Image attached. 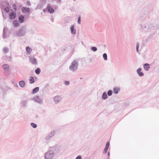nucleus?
<instances>
[{
	"label": "nucleus",
	"instance_id": "obj_1",
	"mask_svg": "<svg viewBox=\"0 0 159 159\" xmlns=\"http://www.w3.org/2000/svg\"><path fill=\"white\" fill-rule=\"evenodd\" d=\"M139 29L140 31L143 34L152 32L148 37L149 38H151L156 35L157 31L159 29V24L152 23L148 21L140 20Z\"/></svg>",
	"mask_w": 159,
	"mask_h": 159
},
{
	"label": "nucleus",
	"instance_id": "obj_2",
	"mask_svg": "<svg viewBox=\"0 0 159 159\" xmlns=\"http://www.w3.org/2000/svg\"><path fill=\"white\" fill-rule=\"evenodd\" d=\"M59 147L57 144L49 147L47 152L44 154V159H54L59 153Z\"/></svg>",
	"mask_w": 159,
	"mask_h": 159
},
{
	"label": "nucleus",
	"instance_id": "obj_3",
	"mask_svg": "<svg viewBox=\"0 0 159 159\" xmlns=\"http://www.w3.org/2000/svg\"><path fill=\"white\" fill-rule=\"evenodd\" d=\"M9 3L8 1H1L0 4V7L1 9L2 14L3 17L6 19L7 17L5 16L4 14L3 11L8 13L10 11V8L9 7Z\"/></svg>",
	"mask_w": 159,
	"mask_h": 159
},
{
	"label": "nucleus",
	"instance_id": "obj_4",
	"mask_svg": "<svg viewBox=\"0 0 159 159\" xmlns=\"http://www.w3.org/2000/svg\"><path fill=\"white\" fill-rule=\"evenodd\" d=\"M27 29L25 26H21L15 32V35L17 37H22L25 36L26 34Z\"/></svg>",
	"mask_w": 159,
	"mask_h": 159
},
{
	"label": "nucleus",
	"instance_id": "obj_5",
	"mask_svg": "<svg viewBox=\"0 0 159 159\" xmlns=\"http://www.w3.org/2000/svg\"><path fill=\"white\" fill-rule=\"evenodd\" d=\"M79 59L73 60L69 67V70L72 72H75L78 69L79 66Z\"/></svg>",
	"mask_w": 159,
	"mask_h": 159
},
{
	"label": "nucleus",
	"instance_id": "obj_6",
	"mask_svg": "<svg viewBox=\"0 0 159 159\" xmlns=\"http://www.w3.org/2000/svg\"><path fill=\"white\" fill-rule=\"evenodd\" d=\"M55 133V131L53 130L50 132L48 135L46 136L45 137V140L47 141H49L50 139L53 137Z\"/></svg>",
	"mask_w": 159,
	"mask_h": 159
},
{
	"label": "nucleus",
	"instance_id": "obj_7",
	"mask_svg": "<svg viewBox=\"0 0 159 159\" xmlns=\"http://www.w3.org/2000/svg\"><path fill=\"white\" fill-rule=\"evenodd\" d=\"M47 11L51 14H53L54 12V9L51 6L50 4H48L46 8Z\"/></svg>",
	"mask_w": 159,
	"mask_h": 159
},
{
	"label": "nucleus",
	"instance_id": "obj_8",
	"mask_svg": "<svg viewBox=\"0 0 159 159\" xmlns=\"http://www.w3.org/2000/svg\"><path fill=\"white\" fill-rule=\"evenodd\" d=\"M33 100L39 104L43 103V99L40 98L39 96L34 97L33 98Z\"/></svg>",
	"mask_w": 159,
	"mask_h": 159
},
{
	"label": "nucleus",
	"instance_id": "obj_9",
	"mask_svg": "<svg viewBox=\"0 0 159 159\" xmlns=\"http://www.w3.org/2000/svg\"><path fill=\"white\" fill-rule=\"evenodd\" d=\"M21 11L23 13L27 14L30 12V9L29 7H23L21 8Z\"/></svg>",
	"mask_w": 159,
	"mask_h": 159
},
{
	"label": "nucleus",
	"instance_id": "obj_10",
	"mask_svg": "<svg viewBox=\"0 0 159 159\" xmlns=\"http://www.w3.org/2000/svg\"><path fill=\"white\" fill-rule=\"evenodd\" d=\"M29 60L33 64L36 65L37 64L36 59L31 56H29Z\"/></svg>",
	"mask_w": 159,
	"mask_h": 159
},
{
	"label": "nucleus",
	"instance_id": "obj_11",
	"mask_svg": "<svg viewBox=\"0 0 159 159\" xmlns=\"http://www.w3.org/2000/svg\"><path fill=\"white\" fill-rule=\"evenodd\" d=\"M62 98L61 96L57 95L54 97V100L55 102L56 103H57L61 101Z\"/></svg>",
	"mask_w": 159,
	"mask_h": 159
},
{
	"label": "nucleus",
	"instance_id": "obj_12",
	"mask_svg": "<svg viewBox=\"0 0 159 159\" xmlns=\"http://www.w3.org/2000/svg\"><path fill=\"white\" fill-rule=\"evenodd\" d=\"M16 13L14 11H12L9 14V17L10 20H13L16 17Z\"/></svg>",
	"mask_w": 159,
	"mask_h": 159
},
{
	"label": "nucleus",
	"instance_id": "obj_13",
	"mask_svg": "<svg viewBox=\"0 0 159 159\" xmlns=\"http://www.w3.org/2000/svg\"><path fill=\"white\" fill-rule=\"evenodd\" d=\"M142 70V68H139L136 70V72L137 74L140 77H142L144 75V73L143 72H141Z\"/></svg>",
	"mask_w": 159,
	"mask_h": 159
},
{
	"label": "nucleus",
	"instance_id": "obj_14",
	"mask_svg": "<svg viewBox=\"0 0 159 159\" xmlns=\"http://www.w3.org/2000/svg\"><path fill=\"white\" fill-rule=\"evenodd\" d=\"M7 30V28L4 27L3 30V32L2 34V36L4 39H6L7 37V35L6 33V32Z\"/></svg>",
	"mask_w": 159,
	"mask_h": 159
},
{
	"label": "nucleus",
	"instance_id": "obj_15",
	"mask_svg": "<svg viewBox=\"0 0 159 159\" xmlns=\"http://www.w3.org/2000/svg\"><path fill=\"white\" fill-rule=\"evenodd\" d=\"M28 100H22L20 102V104L22 107H27Z\"/></svg>",
	"mask_w": 159,
	"mask_h": 159
},
{
	"label": "nucleus",
	"instance_id": "obj_16",
	"mask_svg": "<svg viewBox=\"0 0 159 159\" xmlns=\"http://www.w3.org/2000/svg\"><path fill=\"white\" fill-rule=\"evenodd\" d=\"M71 33L72 34H75L76 33V30L75 28L74 25H72L70 27Z\"/></svg>",
	"mask_w": 159,
	"mask_h": 159
},
{
	"label": "nucleus",
	"instance_id": "obj_17",
	"mask_svg": "<svg viewBox=\"0 0 159 159\" xmlns=\"http://www.w3.org/2000/svg\"><path fill=\"white\" fill-rule=\"evenodd\" d=\"M9 65L6 64H3L2 66V69L5 71H8L9 69Z\"/></svg>",
	"mask_w": 159,
	"mask_h": 159
},
{
	"label": "nucleus",
	"instance_id": "obj_18",
	"mask_svg": "<svg viewBox=\"0 0 159 159\" xmlns=\"http://www.w3.org/2000/svg\"><path fill=\"white\" fill-rule=\"evenodd\" d=\"M18 20L20 23H23L25 20L24 16L23 15H20L18 18Z\"/></svg>",
	"mask_w": 159,
	"mask_h": 159
},
{
	"label": "nucleus",
	"instance_id": "obj_19",
	"mask_svg": "<svg viewBox=\"0 0 159 159\" xmlns=\"http://www.w3.org/2000/svg\"><path fill=\"white\" fill-rule=\"evenodd\" d=\"M144 69L146 71H148L149 70L150 66V65L148 63H146L143 65V66Z\"/></svg>",
	"mask_w": 159,
	"mask_h": 159
},
{
	"label": "nucleus",
	"instance_id": "obj_20",
	"mask_svg": "<svg viewBox=\"0 0 159 159\" xmlns=\"http://www.w3.org/2000/svg\"><path fill=\"white\" fill-rule=\"evenodd\" d=\"M44 4L42 3L41 2H39L38 3L36 8V9H41Z\"/></svg>",
	"mask_w": 159,
	"mask_h": 159
},
{
	"label": "nucleus",
	"instance_id": "obj_21",
	"mask_svg": "<svg viewBox=\"0 0 159 159\" xmlns=\"http://www.w3.org/2000/svg\"><path fill=\"white\" fill-rule=\"evenodd\" d=\"M108 98L107 94L106 92H104L102 95V98L103 100L106 99Z\"/></svg>",
	"mask_w": 159,
	"mask_h": 159
},
{
	"label": "nucleus",
	"instance_id": "obj_22",
	"mask_svg": "<svg viewBox=\"0 0 159 159\" xmlns=\"http://www.w3.org/2000/svg\"><path fill=\"white\" fill-rule=\"evenodd\" d=\"M19 84L20 87L24 88L25 86V83L24 81H20L19 82Z\"/></svg>",
	"mask_w": 159,
	"mask_h": 159
},
{
	"label": "nucleus",
	"instance_id": "obj_23",
	"mask_svg": "<svg viewBox=\"0 0 159 159\" xmlns=\"http://www.w3.org/2000/svg\"><path fill=\"white\" fill-rule=\"evenodd\" d=\"M26 53L28 55H30L32 51V49L29 46H27L26 47Z\"/></svg>",
	"mask_w": 159,
	"mask_h": 159
},
{
	"label": "nucleus",
	"instance_id": "obj_24",
	"mask_svg": "<svg viewBox=\"0 0 159 159\" xmlns=\"http://www.w3.org/2000/svg\"><path fill=\"white\" fill-rule=\"evenodd\" d=\"M120 91V89L119 88L114 87L113 88V92L115 94H117Z\"/></svg>",
	"mask_w": 159,
	"mask_h": 159
},
{
	"label": "nucleus",
	"instance_id": "obj_25",
	"mask_svg": "<svg viewBox=\"0 0 159 159\" xmlns=\"http://www.w3.org/2000/svg\"><path fill=\"white\" fill-rule=\"evenodd\" d=\"M29 80L30 81L29 83L30 84H33L35 82V80H34V78L32 76H30V78Z\"/></svg>",
	"mask_w": 159,
	"mask_h": 159
},
{
	"label": "nucleus",
	"instance_id": "obj_26",
	"mask_svg": "<svg viewBox=\"0 0 159 159\" xmlns=\"http://www.w3.org/2000/svg\"><path fill=\"white\" fill-rule=\"evenodd\" d=\"M39 90V87H36L33 89L32 93L33 94H35L38 92Z\"/></svg>",
	"mask_w": 159,
	"mask_h": 159
},
{
	"label": "nucleus",
	"instance_id": "obj_27",
	"mask_svg": "<svg viewBox=\"0 0 159 159\" xmlns=\"http://www.w3.org/2000/svg\"><path fill=\"white\" fill-rule=\"evenodd\" d=\"M13 24L14 27H16L18 26L19 23L17 20H14L13 22Z\"/></svg>",
	"mask_w": 159,
	"mask_h": 159
},
{
	"label": "nucleus",
	"instance_id": "obj_28",
	"mask_svg": "<svg viewBox=\"0 0 159 159\" xmlns=\"http://www.w3.org/2000/svg\"><path fill=\"white\" fill-rule=\"evenodd\" d=\"M3 59L8 61H10L11 60V57L7 56V55L3 57Z\"/></svg>",
	"mask_w": 159,
	"mask_h": 159
},
{
	"label": "nucleus",
	"instance_id": "obj_29",
	"mask_svg": "<svg viewBox=\"0 0 159 159\" xmlns=\"http://www.w3.org/2000/svg\"><path fill=\"white\" fill-rule=\"evenodd\" d=\"M35 72L37 74H39L41 72V70L40 68H37L35 70Z\"/></svg>",
	"mask_w": 159,
	"mask_h": 159
},
{
	"label": "nucleus",
	"instance_id": "obj_30",
	"mask_svg": "<svg viewBox=\"0 0 159 159\" xmlns=\"http://www.w3.org/2000/svg\"><path fill=\"white\" fill-rule=\"evenodd\" d=\"M9 52V49L8 48L5 47L3 49V52L6 54L7 53Z\"/></svg>",
	"mask_w": 159,
	"mask_h": 159
},
{
	"label": "nucleus",
	"instance_id": "obj_31",
	"mask_svg": "<svg viewBox=\"0 0 159 159\" xmlns=\"http://www.w3.org/2000/svg\"><path fill=\"white\" fill-rule=\"evenodd\" d=\"M103 57L104 60L107 61V53H103Z\"/></svg>",
	"mask_w": 159,
	"mask_h": 159
},
{
	"label": "nucleus",
	"instance_id": "obj_32",
	"mask_svg": "<svg viewBox=\"0 0 159 159\" xmlns=\"http://www.w3.org/2000/svg\"><path fill=\"white\" fill-rule=\"evenodd\" d=\"M113 93V91L111 90H110L108 91L107 93V95L109 96H111L112 95Z\"/></svg>",
	"mask_w": 159,
	"mask_h": 159
},
{
	"label": "nucleus",
	"instance_id": "obj_33",
	"mask_svg": "<svg viewBox=\"0 0 159 159\" xmlns=\"http://www.w3.org/2000/svg\"><path fill=\"white\" fill-rule=\"evenodd\" d=\"M30 125L31 126L34 128H35L37 127V125L34 123H31L30 124Z\"/></svg>",
	"mask_w": 159,
	"mask_h": 159
},
{
	"label": "nucleus",
	"instance_id": "obj_34",
	"mask_svg": "<svg viewBox=\"0 0 159 159\" xmlns=\"http://www.w3.org/2000/svg\"><path fill=\"white\" fill-rule=\"evenodd\" d=\"M91 50L93 52H96L97 50V48L96 47H92L91 48Z\"/></svg>",
	"mask_w": 159,
	"mask_h": 159
},
{
	"label": "nucleus",
	"instance_id": "obj_35",
	"mask_svg": "<svg viewBox=\"0 0 159 159\" xmlns=\"http://www.w3.org/2000/svg\"><path fill=\"white\" fill-rule=\"evenodd\" d=\"M139 43H137V44H136V51L138 52H139Z\"/></svg>",
	"mask_w": 159,
	"mask_h": 159
},
{
	"label": "nucleus",
	"instance_id": "obj_36",
	"mask_svg": "<svg viewBox=\"0 0 159 159\" xmlns=\"http://www.w3.org/2000/svg\"><path fill=\"white\" fill-rule=\"evenodd\" d=\"M81 17L80 16H79L77 20V22L78 23L80 24L81 23Z\"/></svg>",
	"mask_w": 159,
	"mask_h": 159
},
{
	"label": "nucleus",
	"instance_id": "obj_37",
	"mask_svg": "<svg viewBox=\"0 0 159 159\" xmlns=\"http://www.w3.org/2000/svg\"><path fill=\"white\" fill-rule=\"evenodd\" d=\"M12 7L13 9L15 10V11H16L17 10L16 6V5L15 3H14L12 5Z\"/></svg>",
	"mask_w": 159,
	"mask_h": 159
},
{
	"label": "nucleus",
	"instance_id": "obj_38",
	"mask_svg": "<svg viewBox=\"0 0 159 159\" xmlns=\"http://www.w3.org/2000/svg\"><path fill=\"white\" fill-rule=\"evenodd\" d=\"M110 145V143L108 141L106 143V145L105 146V148H108L109 146Z\"/></svg>",
	"mask_w": 159,
	"mask_h": 159
},
{
	"label": "nucleus",
	"instance_id": "obj_39",
	"mask_svg": "<svg viewBox=\"0 0 159 159\" xmlns=\"http://www.w3.org/2000/svg\"><path fill=\"white\" fill-rule=\"evenodd\" d=\"M108 149V148L105 147L104 149V150H103V154H106L107 152Z\"/></svg>",
	"mask_w": 159,
	"mask_h": 159
},
{
	"label": "nucleus",
	"instance_id": "obj_40",
	"mask_svg": "<svg viewBox=\"0 0 159 159\" xmlns=\"http://www.w3.org/2000/svg\"><path fill=\"white\" fill-rule=\"evenodd\" d=\"M39 2L45 5L46 3V0H40Z\"/></svg>",
	"mask_w": 159,
	"mask_h": 159
},
{
	"label": "nucleus",
	"instance_id": "obj_41",
	"mask_svg": "<svg viewBox=\"0 0 159 159\" xmlns=\"http://www.w3.org/2000/svg\"><path fill=\"white\" fill-rule=\"evenodd\" d=\"M70 84V82L69 81H65V84L66 85H68L69 84Z\"/></svg>",
	"mask_w": 159,
	"mask_h": 159
},
{
	"label": "nucleus",
	"instance_id": "obj_42",
	"mask_svg": "<svg viewBox=\"0 0 159 159\" xmlns=\"http://www.w3.org/2000/svg\"><path fill=\"white\" fill-rule=\"evenodd\" d=\"M26 3H27V5L28 6H31V4L30 2L29 1H27V2H26Z\"/></svg>",
	"mask_w": 159,
	"mask_h": 159
},
{
	"label": "nucleus",
	"instance_id": "obj_43",
	"mask_svg": "<svg viewBox=\"0 0 159 159\" xmlns=\"http://www.w3.org/2000/svg\"><path fill=\"white\" fill-rule=\"evenodd\" d=\"M75 159H82L81 156L79 155L77 156L75 158Z\"/></svg>",
	"mask_w": 159,
	"mask_h": 159
},
{
	"label": "nucleus",
	"instance_id": "obj_44",
	"mask_svg": "<svg viewBox=\"0 0 159 159\" xmlns=\"http://www.w3.org/2000/svg\"><path fill=\"white\" fill-rule=\"evenodd\" d=\"M56 3H61V0H55Z\"/></svg>",
	"mask_w": 159,
	"mask_h": 159
},
{
	"label": "nucleus",
	"instance_id": "obj_45",
	"mask_svg": "<svg viewBox=\"0 0 159 159\" xmlns=\"http://www.w3.org/2000/svg\"><path fill=\"white\" fill-rule=\"evenodd\" d=\"M14 86L15 87H18V84L17 83H15L14 84Z\"/></svg>",
	"mask_w": 159,
	"mask_h": 159
},
{
	"label": "nucleus",
	"instance_id": "obj_46",
	"mask_svg": "<svg viewBox=\"0 0 159 159\" xmlns=\"http://www.w3.org/2000/svg\"><path fill=\"white\" fill-rule=\"evenodd\" d=\"M107 155L108 157H109L110 156V153L109 152H107Z\"/></svg>",
	"mask_w": 159,
	"mask_h": 159
},
{
	"label": "nucleus",
	"instance_id": "obj_47",
	"mask_svg": "<svg viewBox=\"0 0 159 159\" xmlns=\"http://www.w3.org/2000/svg\"><path fill=\"white\" fill-rule=\"evenodd\" d=\"M46 11H47V10H46V9H44L43 10V12L44 13H45V12H46Z\"/></svg>",
	"mask_w": 159,
	"mask_h": 159
},
{
	"label": "nucleus",
	"instance_id": "obj_48",
	"mask_svg": "<svg viewBox=\"0 0 159 159\" xmlns=\"http://www.w3.org/2000/svg\"><path fill=\"white\" fill-rule=\"evenodd\" d=\"M146 17V16H145L143 18V19H145Z\"/></svg>",
	"mask_w": 159,
	"mask_h": 159
},
{
	"label": "nucleus",
	"instance_id": "obj_49",
	"mask_svg": "<svg viewBox=\"0 0 159 159\" xmlns=\"http://www.w3.org/2000/svg\"><path fill=\"white\" fill-rule=\"evenodd\" d=\"M8 89H11L10 88H8Z\"/></svg>",
	"mask_w": 159,
	"mask_h": 159
},
{
	"label": "nucleus",
	"instance_id": "obj_50",
	"mask_svg": "<svg viewBox=\"0 0 159 159\" xmlns=\"http://www.w3.org/2000/svg\"><path fill=\"white\" fill-rule=\"evenodd\" d=\"M80 79H82V78H80Z\"/></svg>",
	"mask_w": 159,
	"mask_h": 159
},
{
	"label": "nucleus",
	"instance_id": "obj_51",
	"mask_svg": "<svg viewBox=\"0 0 159 159\" xmlns=\"http://www.w3.org/2000/svg\"><path fill=\"white\" fill-rule=\"evenodd\" d=\"M108 159H109V157H108Z\"/></svg>",
	"mask_w": 159,
	"mask_h": 159
},
{
	"label": "nucleus",
	"instance_id": "obj_52",
	"mask_svg": "<svg viewBox=\"0 0 159 159\" xmlns=\"http://www.w3.org/2000/svg\"><path fill=\"white\" fill-rule=\"evenodd\" d=\"M108 159H109V157H108Z\"/></svg>",
	"mask_w": 159,
	"mask_h": 159
}]
</instances>
